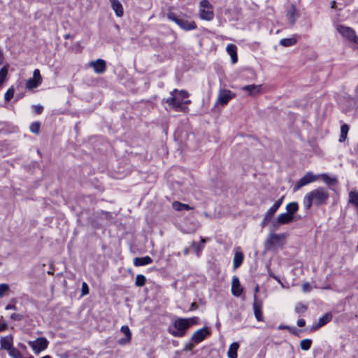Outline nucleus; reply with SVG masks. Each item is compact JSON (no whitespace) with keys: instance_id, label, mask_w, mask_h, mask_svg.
Instances as JSON below:
<instances>
[{"instance_id":"1","label":"nucleus","mask_w":358,"mask_h":358,"mask_svg":"<svg viewBox=\"0 0 358 358\" xmlns=\"http://www.w3.org/2000/svg\"><path fill=\"white\" fill-rule=\"evenodd\" d=\"M329 197L328 190L322 187H317L308 192L304 197L303 203L306 209L308 210L312 205L321 206L327 203Z\"/></svg>"},{"instance_id":"2","label":"nucleus","mask_w":358,"mask_h":358,"mask_svg":"<svg viewBox=\"0 0 358 358\" xmlns=\"http://www.w3.org/2000/svg\"><path fill=\"white\" fill-rule=\"evenodd\" d=\"M170 94L171 96L166 99L165 102L177 111H183L185 108L183 106L190 103V100L184 101V99L189 96L188 92L185 90L174 89Z\"/></svg>"},{"instance_id":"3","label":"nucleus","mask_w":358,"mask_h":358,"mask_svg":"<svg viewBox=\"0 0 358 358\" xmlns=\"http://www.w3.org/2000/svg\"><path fill=\"white\" fill-rule=\"evenodd\" d=\"M174 329H169V332L174 337H182L189 328V324L186 318H178L173 322Z\"/></svg>"},{"instance_id":"4","label":"nucleus","mask_w":358,"mask_h":358,"mask_svg":"<svg viewBox=\"0 0 358 358\" xmlns=\"http://www.w3.org/2000/svg\"><path fill=\"white\" fill-rule=\"evenodd\" d=\"M167 17L176 22L181 29L185 31L195 29L197 27L194 21H187L185 19L180 18L173 13H169Z\"/></svg>"},{"instance_id":"5","label":"nucleus","mask_w":358,"mask_h":358,"mask_svg":"<svg viewBox=\"0 0 358 358\" xmlns=\"http://www.w3.org/2000/svg\"><path fill=\"white\" fill-rule=\"evenodd\" d=\"M337 31L350 41L358 44V38L355 31L351 27L340 24L337 26Z\"/></svg>"},{"instance_id":"6","label":"nucleus","mask_w":358,"mask_h":358,"mask_svg":"<svg viewBox=\"0 0 358 358\" xmlns=\"http://www.w3.org/2000/svg\"><path fill=\"white\" fill-rule=\"evenodd\" d=\"M317 176H315L312 172L309 171L306 173V174L296 183V185L294 187V191H297L302 187L308 185L309 183L313 182L317 180Z\"/></svg>"},{"instance_id":"7","label":"nucleus","mask_w":358,"mask_h":358,"mask_svg":"<svg viewBox=\"0 0 358 358\" xmlns=\"http://www.w3.org/2000/svg\"><path fill=\"white\" fill-rule=\"evenodd\" d=\"M29 345L36 353H39L48 348V341L45 337H40L34 341H29Z\"/></svg>"},{"instance_id":"8","label":"nucleus","mask_w":358,"mask_h":358,"mask_svg":"<svg viewBox=\"0 0 358 358\" xmlns=\"http://www.w3.org/2000/svg\"><path fill=\"white\" fill-rule=\"evenodd\" d=\"M89 66L93 68L94 72L99 74L103 73L106 70V63L102 59L90 62Z\"/></svg>"},{"instance_id":"9","label":"nucleus","mask_w":358,"mask_h":358,"mask_svg":"<svg viewBox=\"0 0 358 358\" xmlns=\"http://www.w3.org/2000/svg\"><path fill=\"white\" fill-rule=\"evenodd\" d=\"M254 303H253V309L255 316L257 321H263V313L262 311V301L257 299V296L256 294L253 296Z\"/></svg>"},{"instance_id":"10","label":"nucleus","mask_w":358,"mask_h":358,"mask_svg":"<svg viewBox=\"0 0 358 358\" xmlns=\"http://www.w3.org/2000/svg\"><path fill=\"white\" fill-rule=\"evenodd\" d=\"M210 334V331L206 327H203L202 329H200L197 331H196L192 336V340L196 343H199L201 341H203L207 336Z\"/></svg>"},{"instance_id":"11","label":"nucleus","mask_w":358,"mask_h":358,"mask_svg":"<svg viewBox=\"0 0 358 358\" xmlns=\"http://www.w3.org/2000/svg\"><path fill=\"white\" fill-rule=\"evenodd\" d=\"M234 94L230 90H220L218 94L217 101L222 106L227 104V103L234 97Z\"/></svg>"},{"instance_id":"12","label":"nucleus","mask_w":358,"mask_h":358,"mask_svg":"<svg viewBox=\"0 0 358 358\" xmlns=\"http://www.w3.org/2000/svg\"><path fill=\"white\" fill-rule=\"evenodd\" d=\"M333 315L331 313H325L322 317H320L317 322V323L313 324L311 328L310 331H314L317 329H320V327L326 325L327 323H329L332 320Z\"/></svg>"},{"instance_id":"13","label":"nucleus","mask_w":358,"mask_h":358,"mask_svg":"<svg viewBox=\"0 0 358 358\" xmlns=\"http://www.w3.org/2000/svg\"><path fill=\"white\" fill-rule=\"evenodd\" d=\"M286 16L291 26H293L295 24L296 20L299 17V12L294 5H291Z\"/></svg>"},{"instance_id":"14","label":"nucleus","mask_w":358,"mask_h":358,"mask_svg":"<svg viewBox=\"0 0 358 358\" xmlns=\"http://www.w3.org/2000/svg\"><path fill=\"white\" fill-rule=\"evenodd\" d=\"M300 219L299 216L292 215L287 213H282L278 216V222L282 224H287Z\"/></svg>"},{"instance_id":"15","label":"nucleus","mask_w":358,"mask_h":358,"mask_svg":"<svg viewBox=\"0 0 358 358\" xmlns=\"http://www.w3.org/2000/svg\"><path fill=\"white\" fill-rule=\"evenodd\" d=\"M231 292L235 296H240L243 292L239 279L236 276H234L232 278Z\"/></svg>"},{"instance_id":"16","label":"nucleus","mask_w":358,"mask_h":358,"mask_svg":"<svg viewBox=\"0 0 358 358\" xmlns=\"http://www.w3.org/2000/svg\"><path fill=\"white\" fill-rule=\"evenodd\" d=\"M13 337L12 335H9L5 337H2L0 340V344L2 349L8 350L13 348Z\"/></svg>"},{"instance_id":"17","label":"nucleus","mask_w":358,"mask_h":358,"mask_svg":"<svg viewBox=\"0 0 358 358\" xmlns=\"http://www.w3.org/2000/svg\"><path fill=\"white\" fill-rule=\"evenodd\" d=\"M120 331L125 335V338H122L119 341L120 345H125L130 342L131 333L128 326H122Z\"/></svg>"},{"instance_id":"18","label":"nucleus","mask_w":358,"mask_h":358,"mask_svg":"<svg viewBox=\"0 0 358 358\" xmlns=\"http://www.w3.org/2000/svg\"><path fill=\"white\" fill-rule=\"evenodd\" d=\"M111 3V7L115 11L117 17H122L124 14V10L122 3L119 0H109Z\"/></svg>"},{"instance_id":"19","label":"nucleus","mask_w":358,"mask_h":358,"mask_svg":"<svg viewBox=\"0 0 358 358\" xmlns=\"http://www.w3.org/2000/svg\"><path fill=\"white\" fill-rule=\"evenodd\" d=\"M227 52L231 56V62L235 64L238 61L237 48L234 44H229L227 46Z\"/></svg>"},{"instance_id":"20","label":"nucleus","mask_w":358,"mask_h":358,"mask_svg":"<svg viewBox=\"0 0 358 358\" xmlns=\"http://www.w3.org/2000/svg\"><path fill=\"white\" fill-rule=\"evenodd\" d=\"M152 262V259L149 256L143 257H136L134 259V264L135 266H141L150 264Z\"/></svg>"},{"instance_id":"21","label":"nucleus","mask_w":358,"mask_h":358,"mask_svg":"<svg viewBox=\"0 0 358 358\" xmlns=\"http://www.w3.org/2000/svg\"><path fill=\"white\" fill-rule=\"evenodd\" d=\"M241 89L243 91L248 92L249 95L253 96L258 94L260 92L261 85H256L255 84L248 85L243 86Z\"/></svg>"},{"instance_id":"22","label":"nucleus","mask_w":358,"mask_h":358,"mask_svg":"<svg viewBox=\"0 0 358 358\" xmlns=\"http://www.w3.org/2000/svg\"><path fill=\"white\" fill-rule=\"evenodd\" d=\"M243 259H244V255L242 252L236 251L235 252L234 257V269H236L241 266V264L243 262Z\"/></svg>"},{"instance_id":"23","label":"nucleus","mask_w":358,"mask_h":358,"mask_svg":"<svg viewBox=\"0 0 358 358\" xmlns=\"http://www.w3.org/2000/svg\"><path fill=\"white\" fill-rule=\"evenodd\" d=\"M172 207L175 210L177 211L189 210L194 209V207L185 203H180L179 201H173L172 203Z\"/></svg>"},{"instance_id":"24","label":"nucleus","mask_w":358,"mask_h":358,"mask_svg":"<svg viewBox=\"0 0 358 358\" xmlns=\"http://www.w3.org/2000/svg\"><path fill=\"white\" fill-rule=\"evenodd\" d=\"M239 348V344L237 342L231 343L229 348L227 355L229 358H237V350Z\"/></svg>"},{"instance_id":"25","label":"nucleus","mask_w":358,"mask_h":358,"mask_svg":"<svg viewBox=\"0 0 358 358\" xmlns=\"http://www.w3.org/2000/svg\"><path fill=\"white\" fill-rule=\"evenodd\" d=\"M214 17L213 10L210 9H200V17L206 20H211Z\"/></svg>"},{"instance_id":"26","label":"nucleus","mask_w":358,"mask_h":358,"mask_svg":"<svg viewBox=\"0 0 358 358\" xmlns=\"http://www.w3.org/2000/svg\"><path fill=\"white\" fill-rule=\"evenodd\" d=\"M285 237L284 234H271L267 239V243L271 245H275L277 242L280 241Z\"/></svg>"},{"instance_id":"27","label":"nucleus","mask_w":358,"mask_h":358,"mask_svg":"<svg viewBox=\"0 0 358 358\" xmlns=\"http://www.w3.org/2000/svg\"><path fill=\"white\" fill-rule=\"evenodd\" d=\"M297 40L295 37L289 38H283L281 39L279 42L280 45L284 47H290L296 44Z\"/></svg>"},{"instance_id":"28","label":"nucleus","mask_w":358,"mask_h":358,"mask_svg":"<svg viewBox=\"0 0 358 358\" xmlns=\"http://www.w3.org/2000/svg\"><path fill=\"white\" fill-rule=\"evenodd\" d=\"M287 213L294 215V214L298 211L299 210V204L297 202H291L289 203L286 206Z\"/></svg>"},{"instance_id":"29","label":"nucleus","mask_w":358,"mask_h":358,"mask_svg":"<svg viewBox=\"0 0 358 358\" xmlns=\"http://www.w3.org/2000/svg\"><path fill=\"white\" fill-rule=\"evenodd\" d=\"M348 202L357 207L358 209V192L351 191L349 193V201Z\"/></svg>"},{"instance_id":"30","label":"nucleus","mask_w":358,"mask_h":358,"mask_svg":"<svg viewBox=\"0 0 358 358\" xmlns=\"http://www.w3.org/2000/svg\"><path fill=\"white\" fill-rule=\"evenodd\" d=\"M348 131H349V127L348 124H344L341 126V135H340V138H339L340 142H343L345 141Z\"/></svg>"},{"instance_id":"31","label":"nucleus","mask_w":358,"mask_h":358,"mask_svg":"<svg viewBox=\"0 0 358 358\" xmlns=\"http://www.w3.org/2000/svg\"><path fill=\"white\" fill-rule=\"evenodd\" d=\"M322 178L323 181L327 184L329 187L334 186L337 183V180L335 178H330L326 174L322 175Z\"/></svg>"},{"instance_id":"32","label":"nucleus","mask_w":358,"mask_h":358,"mask_svg":"<svg viewBox=\"0 0 358 358\" xmlns=\"http://www.w3.org/2000/svg\"><path fill=\"white\" fill-rule=\"evenodd\" d=\"M146 278L145 275L138 274L136 277L135 285L136 287H143L145 285Z\"/></svg>"},{"instance_id":"33","label":"nucleus","mask_w":358,"mask_h":358,"mask_svg":"<svg viewBox=\"0 0 358 358\" xmlns=\"http://www.w3.org/2000/svg\"><path fill=\"white\" fill-rule=\"evenodd\" d=\"M41 83L40 80L31 78L27 81L26 86L28 89H34L37 87Z\"/></svg>"},{"instance_id":"34","label":"nucleus","mask_w":358,"mask_h":358,"mask_svg":"<svg viewBox=\"0 0 358 358\" xmlns=\"http://www.w3.org/2000/svg\"><path fill=\"white\" fill-rule=\"evenodd\" d=\"M312 345V341L310 339L302 340L300 343V347L303 350H308Z\"/></svg>"},{"instance_id":"35","label":"nucleus","mask_w":358,"mask_h":358,"mask_svg":"<svg viewBox=\"0 0 358 358\" xmlns=\"http://www.w3.org/2000/svg\"><path fill=\"white\" fill-rule=\"evenodd\" d=\"M41 124L39 122H34L30 125V131L36 134H38L40 131Z\"/></svg>"},{"instance_id":"36","label":"nucleus","mask_w":358,"mask_h":358,"mask_svg":"<svg viewBox=\"0 0 358 358\" xmlns=\"http://www.w3.org/2000/svg\"><path fill=\"white\" fill-rule=\"evenodd\" d=\"M8 351L9 355L13 358H20L21 357L20 351L13 347L8 350Z\"/></svg>"},{"instance_id":"37","label":"nucleus","mask_w":358,"mask_h":358,"mask_svg":"<svg viewBox=\"0 0 358 358\" xmlns=\"http://www.w3.org/2000/svg\"><path fill=\"white\" fill-rule=\"evenodd\" d=\"M8 71L6 67H3L0 69V86L3 84L5 80V78L7 76Z\"/></svg>"},{"instance_id":"38","label":"nucleus","mask_w":358,"mask_h":358,"mask_svg":"<svg viewBox=\"0 0 358 358\" xmlns=\"http://www.w3.org/2000/svg\"><path fill=\"white\" fill-rule=\"evenodd\" d=\"M307 310V306L301 303H298L295 307V311L298 313H303Z\"/></svg>"},{"instance_id":"39","label":"nucleus","mask_w":358,"mask_h":358,"mask_svg":"<svg viewBox=\"0 0 358 358\" xmlns=\"http://www.w3.org/2000/svg\"><path fill=\"white\" fill-rule=\"evenodd\" d=\"M13 95H14L13 88L8 89L4 95L5 101H10L13 97Z\"/></svg>"},{"instance_id":"40","label":"nucleus","mask_w":358,"mask_h":358,"mask_svg":"<svg viewBox=\"0 0 358 358\" xmlns=\"http://www.w3.org/2000/svg\"><path fill=\"white\" fill-rule=\"evenodd\" d=\"M10 289V287L8 284H1L0 285V297H3L5 294V292L8 291Z\"/></svg>"},{"instance_id":"41","label":"nucleus","mask_w":358,"mask_h":358,"mask_svg":"<svg viewBox=\"0 0 358 358\" xmlns=\"http://www.w3.org/2000/svg\"><path fill=\"white\" fill-rule=\"evenodd\" d=\"M278 210L276 208H275L273 206H272L266 212L265 214L267 217H269L270 218L273 219L275 212Z\"/></svg>"},{"instance_id":"42","label":"nucleus","mask_w":358,"mask_h":358,"mask_svg":"<svg viewBox=\"0 0 358 358\" xmlns=\"http://www.w3.org/2000/svg\"><path fill=\"white\" fill-rule=\"evenodd\" d=\"M200 7L201 9H209L210 8H211V6L208 0H202L200 2Z\"/></svg>"},{"instance_id":"43","label":"nucleus","mask_w":358,"mask_h":358,"mask_svg":"<svg viewBox=\"0 0 358 358\" xmlns=\"http://www.w3.org/2000/svg\"><path fill=\"white\" fill-rule=\"evenodd\" d=\"M24 318L23 315L17 313H13L10 315V319L15 321H21Z\"/></svg>"},{"instance_id":"44","label":"nucleus","mask_w":358,"mask_h":358,"mask_svg":"<svg viewBox=\"0 0 358 358\" xmlns=\"http://www.w3.org/2000/svg\"><path fill=\"white\" fill-rule=\"evenodd\" d=\"M282 225V223L281 222H278V218L274 220L271 225V230L274 231V230H277L278 229V228L280 227V226Z\"/></svg>"},{"instance_id":"45","label":"nucleus","mask_w":358,"mask_h":358,"mask_svg":"<svg viewBox=\"0 0 358 358\" xmlns=\"http://www.w3.org/2000/svg\"><path fill=\"white\" fill-rule=\"evenodd\" d=\"M81 292H82V295L84 296V295H86L89 293V287H88V285L86 282H83L82 284V289H81Z\"/></svg>"},{"instance_id":"46","label":"nucleus","mask_w":358,"mask_h":358,"mask_svg":"<svg viewBox=\"0 0 358 358\" xmlns=\"http://www.w3.org/2000/svg\"><path fill=\"white\" fill-rule=\"evenodd\" d=\"M272 220L271 218L269 217H267L266 215H264V217L261 223V227L262 228H264L267 224Z\"/></svg>"},{"instance_id":"47","label":"nucleus","mask_w":358,"mask_h":358,"mask_svg":"<svg viewBox=\"0 0 358 358\" xmlns=\"http://www.w3.org/2000/svg\"><path fill=\"white\" fill-rule=\"evenodd\" d=\"M192 246L196 251L197 255H199V252L203 248V245H201L200 244H199V243H197L196 242H192Z\"/></svg>"},{"instance_id":"48","label":"nucleus","mask_w":358,"mask_h":358,"mask_svg":"<svg viewBox=\"0 0 358 358\" xmlns=\"http://www.w3.org/2000/svg\"><path fill=\"white\" fill-rule=\"evenodd\" d=\"M32 78H35L37 80H40V82L42 81V78L41 76L40 71L38 69H35L34 71Z\"/></svg>"},{"instance_id":"49","label":"nucleus","mask_w":358,"mask_h":358,"mask_svg":"<svg viewBox=\"0 0 358 358\" xmlns=\"http://www.w3.org/2000/svg\"><path fill=\"white\" fill-rule=\"evenodd\" d=\"M189 324V327L193 325L198 323L199 318L197 317H193L191 318H186Z\"/></svg>"},{"instance_id":"50","label":"nucleus","mask_w":358,"mask_h":358,"mask_svg":"<svg viewBox=\"0 0 358 358\" xmlns=\"http://www.w3.org/2000/svg\"><path fill=\"white\" fill-rule=\"evenodd\" d=\"M34 111L35 113L39 115L43 112V107L42 106L38 105V106H33Z\"/></svg>"},{"instance_id":"51","label":"nucleus","mask_w":358,"mask_h":358,"mask_svg":"<svg viewBox=\"0 0 358 358\" xmlns=\"http://www.w3.org/2000/svg\"><path fill=\"white\" fill-rule=\"evenodd\" d=\"M284 198H285L284 196H281L278 200H277L275 202V203L273 206L275 208H276L277 209H278L280 208V206L282 205Z\"/></svg>"},{"instance_id":"52","label":"nucleus","mask_w":358,"mask_h":358,"mask_svg":"<svg viewBox=\"0 0 358 358\" xmlns=\"http://www.w3.org/2000/svg\"><path fill=\"white\" fill-rule=\"evenodd\" d=\"M284 198H285L284 196H281L278 200H277L275 202V203L273 206L275 208H276L277 209H278L280 208V206L282 205Z\"/></svg>"},{"instance_id":"53","label":"nucleus","mask_w":358,"mask_h":358,"mask_svg":"<svg viewBox=\"0 0 358 358\" xmlns=\"http://www.w3.org/2000/svg\"><path fill=\"white\" fill-rule=\"evenodd\" d=\"M268 274H269V276L273 279H275L279 284H280L282 286H283V283L282 282V281L280 280V279L277 276L275 275L272 272H268Z\"/></svg>"},{"instance_id":"54","label":"nucleus","mask_w":358,"mask_h":358,"mask_svg":"<svg viewBox=\"0 0 358 358\" xmlns=\"http://www.w3.org/2000/svg\"><path fill=\"white\" fill-rule=\"evenodd\" d=\"M280 329H289L293 334H297V329H296V328H291L289 326H280Z\"/></svg>"},{"instance_id":"55","label":"nucleus","mask_w":358,"mask_h":358,"mask_svg":"<svg viewBox=\"0 0 358 358\" xmlns=\"http://www.w3.org/2000/svg\"><path fill=\"white\" fill-rule=\"evenodd\" d=\"M302 290L304 292H309L310 290V286L308 282H305L302 285Z\"/></svg>"},{"instance_id":"56","label":"nucleus","mask_w":358,"mask_h":358,"mask_svg":"<svg viewBox=\"0 0 358 358\" xmlns=\"http://www.w3.org/2000/svg\"><path fill=\"white\" fill-rule=\"evenodd\" d=\"M306 324V321L303 319H299L297 320V325L300 327H304Z\"/></svg>"},{"instance_id":"57","label":"nucleus","mask_w":358,"mask_h":358,"mask_svg":"<svg viewBox=\"0 0 358 358\" xmlns=\"http://www.w3.org/2000/svg\"><path fill=\"white\" fill-rule=\"evenodd\" d=\"M198 308V305L196 302H193L191 303L189 310H194Z\"/></svg>"},{"instance_id":"58","label":"nucleus","mask_w":358,"mask_h":358,"mask_svg":"<svg viewBox=\"0 0 358 358\" xmlns=\"http://www.w3.org/2000/svg\"><path fill=\"white\" fill-rule=\"evenodd\" d=\"M6 310H16L17 309V307L15 306V305L14 304H8L6 306Z\"/></svg>"},{"instance_id":"59","label":"nucleus","mask_w":358,"mask_h":358,"mask_svg":"<svg viewBox=\"0 0 358 358\" xmlns=\"http://www.w3.org/2000/svg\"><path fill=\"white\" fill-rule=\"evenodd\" d=\"M8 327V325L6 323H3V324L0 325V332L5 331Z\"/></svg>"},{"instance_id":"60","label":"nucleus","mask_w":358,"mask_h":358,"mask_svg":"<svg viewBox=\"0 0 358 358\" xmlns=\"http://www.w3.org/2000/svg\"><path fill=\"white\" fill-rule=\"evenodd\" d=\"M3 55L1 50L0 49V66L3 63Z\"/></svg>"},{"instance_id":"61","label":"nucleus","mask_w":358,"mask_h":358,"mask_svg":"<svg viewBox=\"0 0 358 358\" xmlns=\"http://www.w3.org/2000/svg\"><path fill=\"white\" fill-rule=\"evenodd\" d=\"M71 38V36L69 34H67L64 35V38L65 39H69Z\"/></svg>"},{"instance_id":"62","label":"nucleus","mask_w":358,"mask_h":358,"mask_svg":"<svg viewBox=\"0 0 358 358\" xmlns=\"http://www.w3.org/2000/svg\"><path fill=\"white\" fill-rule=\"evenodd\" d=\"M188 253H189V249H188V248H185V249L184 250V254H185V255H187Z\"/></svg>"},{"instance_id":"63","label":"nucleus","mask_w":358,"mask_h":358,"mask_svg":"<svg viewBox=\"0 0 358 358\" xmlns=\"http://www.w3.org/2000/svg\"><path fill=\"white\" fill-rule=\"evenodd\" d=\"M259 290V286L257 285L255 288V293H257Z\"/></svg>"},{"instance_id":"64","label":"nucleus","mask_w":358,"mask_h":358,"mask_svg":"<svg viewBox=\"0 0 358 358\" xmlns=\"http://www.w3.org/2000/svg\"><path fill=\"white\" fill-rule=\"evenodd\" d=\"M204 243H205V239L201 238V244L200 245H203Z\"/></svg>"}]
</instances>
